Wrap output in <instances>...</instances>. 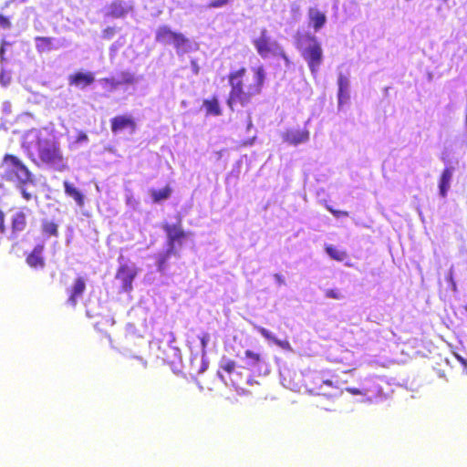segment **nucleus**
Returning <instances> with one entry per match:
<instances>
[{
  "label": "nucleus",
  "mask_w": 467,
  "mask_h": 467,
  "mask_svg": "<svg viewBox=\"0 0 467 467\" xmlns=\"http://www.w3.org/2000/svg\"><path fill=\"white\" fill-rule=\"evenodd\" d=\"M118 78L120 86L123 84L133 85L138 83L142 78V76H136L130 71H122L118 75Z\"/></svg>",
  "instance_id": "23"
},
{
  "label": "nucleus",
  "mask_w": 467,
  "mask_h": 467,
  "mask_svg": "<svg viewBox=\"0 0 467 467\" xmlns=\"http://www.w3.org/2000/svg\"><path fill=\"white\" fill-rule=\"evenodd\" d=\"M327 254L337 261H343L347 257V254L343 251H339L333 246H327L326 248Z\"/></svg>",
  "instance_id": "28"
},
{
  "label": "nucleus",
  "mask_w": 467,
  "mask_h": 467,
  "mask_svg": "<svg viewBox=\"0 0 467 467\" xmlns=\"http://www.w3.org/2000/svg\"><path fill=\"white\" fill-rule=\"evenodd\" d=\"M129 128L131 130V133L135 130V122L130 116H117L111 119V130L114 133H118Z\"/></svg>",
  "instance_id": "12"
},
{
  "label": "nucleus",
  "mask_w": 467,
  "mask_h": 467,
  "mask_svg": "<svg viewBox=\"0 0 467 467\" xmlns=\"http://www.w3.org/2000/svg\"><path fill=\"white\" fill-rule=\"evenodd\" d=\"M139 360L142 363L143 368H146L147 362L144 361L141 358H140Z\"/></svg>",
  "instance_id": "44"
},
{
  "label": "nucleus",
  "mask_w": 467,
  "mask_h": 467,
  "mask_svg": "<svg viewBox=\"0 0 467 467\" xmlns=\"http://www.w3.org/2000/svg\"><path fill=\"white\" fill-rule=\"evenodd\" d=\"M0 177L14 182L26 201L36 200L33 175L16 157H5L0 165Z\"/></svg>",
  "instance_id": "3"
},
{
  "label": "nucleus",
  "mask_w": 467,
  "mask_h": 467,
  "mask_svg": "<svg viewBox=\"0 0 467 467\" xmlns=\"http://www.w3.org/2000/svg\"><path fill=\"white\" fill-rule=\"evenodd\" d=\"M52 42L51 37L36 36L35 38L36 48L39 53L50 51L53 48Z\"/></svg>",
  "instance_id": "22"
},
{
  "label": "nucleus",
  "mask_w": 467,
  "mask_h": 467,
  "mask_svg": "<svg viewBox=\"0 0 467 467\" xmlns=\"http://www.w3.org/2000/svg\"><path fill=\"white\" fill-rule=\"evenodd\" d=\"M0 27H2V28H9L10 27V21L3 16H0Z\"/></svg>",
  "instance_id": "35"
},
{
  "label": "nucleus",
  "mask_w": 467,
  "mask_h": 467,
  "mask_svg": "<svg viewBox=\"0 0 467 467\" xmlns=\"http://www.w3.org/2000/svg\"><path fill=\"white\" fill-rule=\"evenodd\" d=\"M229 0H213L212 1L208 7L209 8H220L228 4Z\"/></svg>",
  "instance_id": "32"
},
{
  "label": "nucleus",
  "mask_w": 467,
  "mask_h": 467,
  "mask_svg": "<svg viewBox=\"0 0 467 467\" xmlns=\"http://www.w3.org/2000/svg\"><path fill=\"white\" fill-rule=\"evenodd\" d=\"M192 67H193L195 73H197L198 72L197 66H196L195 62H193V61H192Z\"/></svg>",
  "instance_id": "46"
},
{
  "label": "nucleus",
  "mask_w": 467,
  "mask_h": 467,
  "mask_svg": "<svg viewBox=\"0 0 467 467\" xmlns=\"http://www.w3.org/2000/svg\"><path fill=\"white\" fill-rule=\"evenodd\" d=\"M453 175V169L452 168H446L441 176L440 182H439V191L440 195L441 197H445L447 195V192L451 187V182Z\"/></svg>",
  "instance_id": "17"
},
{
  "label": "nucleus",
  "mask_w": 467,
  "mask_h": 467,
  "mask_svg": "<svg viewBox=\"0 0 467 467\" xmlns=\"http://www.w3.org/2000/svg\"><path fill=\"white\" fill-rule=\"evenodd\" d=\"M248 119H249V121H248L247 128L249 129L252 126V120H251V117L250 116L248 117Z\"/></svg>",
  "instance_id": "48"
},
{
  "label": "nucleus",
  "mask_w": 467,
  "mask_h": 467,
  "mask_svg": "<svg viewBox=\"0 0 467 467\" xmlns=\"http://www.w3.org/2000/svg\"><path fill=\"white\" fill-rule=\"evenodd\" d=\"M4 52H5V49H4V47L2 46V47H0V57H1V59H3Z\"/></svg>",
  "instance_id": "43"
},
{
  "label": "nucleus",
  "mask_w": 467,
  "mask_h": 467,
  "mask_svg": "<svg viewBox=\"0 0 467 467\" xmlns=\"http://www.w3.org/2000/svg\"><path fill=\"white\" fill-rule=\"evenodd\" d=\"M204 105L207 109L208 113L213 114L214 116H218L221 114L220 107H219L217 100H213V101L205 100Z\"/></svg>",
  "instance_id": "29"
},
{
  "label": "nucleus",
  "mask_w": 467,
  "mask_h": 467,
  "mask_svg": "<svg viewBox=\"0 0 467 467\" xmlns=\"http://www.w3.org/2000/svg\"><path fill=\"white\" fill-rule=\"evenodd\" d=\"M26 224V221L25 213L22 212L16 213L13 217V230L15 232H21L25 229Z\"/></svg>",
  "instance_id": "26"
},
{
  "label": "nucleus",
  "mask_w": 467,
  "mask_h": 467,
  "mask_svg": "<svg viewBox=\"0 0 467 467\" xmlns=\"http://www.w3.org/2000/svg\"><path fill=\"white\" fill-rule=\"evenodd\" d=\"M323 384L324 385H327V386H331L332 385V382L330 380H324L323 381Z\"/></svg>",
  "instance_id": "45"
},
{
  "label": "nucleus",
  "mask_w": 467,
  "mask_h": 467,
  "mask_svg": "<svg viewBox=\"0 0 467 467\" xmlns=\"http://www.w3.org/2000/svg\"><path fill=\"white\" fill-rule=\"evenodd\" d=\"M150 192L152 201L154 202H160L170 198L171 194V189L169 186H167L161 190L151 189Z\"/></svg>",
  "instance_id": "24"
},
{
  "label": "nucleus",
  "mask_w": 467,
  "mask_h": 467,
  "mask_svg": "<svg viewBox=\"0 0 467 467\" xmlns=\"http://www.w3.org/2000/svg\"><path fill=\"white\" fill-rule=\"evenodd\" d=\"M5 229L4 226V213L0 211V233H3Z\"/></svg>",
  "instance_id": "41"
},
{
  "label": "nucleus",
  "mask_w": 467,
  "mask_h": 467,
  "mask_svg": "<svg viewBox=\"0 0 467 467\" xmlns=\"http://www.w3.org/2000/svg\"><path fill=\"white\" fill-rule=\"evenodd\" d=\"M130 6L124 1L116 0L109 6V15L119 18L124 16L130 11Z\"/></svg>",
  "instance_id": "19"
},
{
  "label": "nucleus",
  "mask_w": 467,
  "mask_h": 467,
  "mask_svg": "<svg viewBox=\"0 0 467 467\" xmlns=\"http://www.w3.org/2000/svg\"><path fill=\"white\" fill-rule=\"evenodd\" d=\"M338 85V105H342L349 99V79L347 76L340 73L337 78Z\"/></svg>",
  "instance_id": "16"
},
{
  "label": "nucleus",
  "mask_w": 467,
  "mask_h": 467,
  "mask_svg": "<svg viewBox=\"0 0 467 467\" xmlns=\"http://www.w3.org/2000/svg\"><path fill=\"white\" fill-rule=\"evenodd\" d=\"M163 230L167 234V248L169 254H178V247L181 248L183 240L186 238V233L182 228V219L178 216V221L175 224L165 223Z\"/></svg>",
  "instance_id": "7"
},
{
  "label": "nucleus",
  "mask_w": 467,
  "mask_h": 467,
  "mask_svg": "<svg viewBox=\"0 0 467 467\" xmlns=\"http://www.w3.org/2000/svg\"><path fill=\"white\" fill-rule=\"evenodd\" d=\"M307 16L309 24L316 32L319 31L327 23L325 13L321 12L317 7L312 6L308 8Z\"/></svg>",
  "instance_id": "11"
},
{
  "label": "nucleus",
  "mask_w": 467,
  "mask_h": 467,
  "mask_svg": "<svg viewBox=\"0 0 467 467\" xmlns=\"http://www.w3.org/2000/svg\"><path fill=\"white\" fill-rule=\"evenodd\" d=\"M94 76L91 72H78L74 75H70L68 78L69 85H74L80 88H85L94 81Z\"/></svg>",
  "instance_id": "14"
},
{
  "label": "nucleus",
  "mask_w": 467,
  "mask_h": 467,
  "mask_svg": "<svg viewBox=\"0 0 467 467\" xmlns=\"http://www.w3.org/2000/svg\"><path fill=\"white\" fill-rule=\"evenodd\" d=\"M42 232L43 234L49 236H57L58 235V226L52 221L44 220L42 222Z\"/></svg>",
  "instance_id": "25"
},
{
  "label": "nucleus",
  "mask_w": 467,
  "mask_h": 467,
  "mask_svg": "<svg viewBox=\"0 0 467 467\" xmlns=\"http://www.w3.org/2000/svg\"><path fill=\"white\" fill-rule=\"evenodd\" d=\"M346 390L353 395H362L366 396V400H362L361 401H371V396L370 393L373 395H377L380 392V388L378 385H368L366 383L363 384L361 389L358 388H347Z\"/></svg>",
  "instance_id": "15"
},
{
  "label": "nucleus",
  "mask_w": 467,
  "mask_h": 467,
  "mask_svg": "<svg viewBox=\"0 0 467 467\" xmlns=\"http://www.w3.org/2000/svg\"><path fill=\"white\" fill-rule=\"evenodd\" d=\"M9 80H10L9 77H5V74H3V73L0 75V83L3 86H6L9 83Z\"/></svg>",
  "instance_id": "39"
},
{
  "label": "nucleus",
  "mask_w": 467,
  "mask_h": 467,
  "mask_svg": "<svg viewBox=\"0 0 467 467\" xmlns=\"http://www.w3.org/2000/svg\"><path fill=\"white\" fill-rule=\"evenodd\" d=\"M302 56L307 62L311 73L316 74L323 60V51L320 43L315 36H308Z\"/></svg>",
  "instance_id": "6"
},
{
  "label": "nucleus",
  "mask_w": 467,
  "mask_h": 467,
  "mask_svg": "<svg viewBox=\"0 0 467 467\" xmlns=\"http://www.w3.org/2000/svg\"><path fill=\"white\" fill-rule=\"evenodd\" d=\"M447 281H448L450 284H451V283H452V282H454V281H453V277H452V270H451V269L450 270V273H449V275H448Z\"/></svg>",
  "instance_id": "42"
},
{
  "label": "nucleus",
  "mask_w": 467,
  "mask_h": 467,
  "mask_svg": "<svg viewBox=\"0 0 467 467\" xmlns=\"http://www.w3.org/2000/svg\"><path fill=\"white\" fill-rule=\"evenodd\" d=\"M43 246H36L26 257V263L32 267L43 266L44 261L41 256Z\"/></svg>",
  "instance_id": "21"
},
{
  "label": "nucleus",
  "mask_w": 467,
  "mask_h": 467,
  "mask_svg": "<svg viewBox=\"0 0 467 467\" xmlns=\"http://www.w3.org/2000/svg\"><path fill=\"white\" fill-rule=\"evenodd\" d=\"M199 338L201 340L202 348L204 349L210 341V335L208 333H203L199 336Z\"/></svg>",
  "instance_id": "34"
},
{
  "label": "nucleus",
  "mask_w": 467,
  "mask_h": 467,
  "mask_svg": "<svg viewBox=\"0 0 467 467\" xmlns=\"http://www.w3.org/2000/svg\"><path fill=\"white\" fill-rule=\"evenodd\" d=\"M174 254H169V248L163 253L160 254L157 261V268L160 273H164L166 270V263L169 258Z\"/></svg>",
  "instance_id": "27"
},
{
  "label": "nucleus",
  "mask_w": 467,
  "mask_h": 467,
  "mask_svg": "<svg viewBox=\"0 0 467 467\" xmlns=\"http://www.w3.org/2000/svg\"><path fill=\"white\" fill-rule=\"evenodd\" d=\"M450 285H451V288H452L453 290H456V284H455V282H452V283H451Z\"/></svg>",
  "instance_id": "47"
},
{
  "label": "nucleus",
  "mask_w": 467,
  "mask_h": 467,
  "mask_svg": "<svg viewBox=\"0 0 467 467\" xmlns=\"http://www.w3.org/2000/svg\"><path fill=\"white\" fill-rule=\"evenodd\" d=\"M274 278L275 280V282L278 284V285H284L285 284V277L279 274H275L274 275Z\"/></svg>",
  "instance_id": "38"
},
{
  "label": "nucleus",
  "mask_w": 467,
  "mask_h": 467,
  "mask_svg": "<svg viewBox=\"0 0 467 467\" xmlns=\"http://www.w3.org/2000/svg\"><path fill=\"white\" fill-rule=\"evenodd\" d=\"M137 275V270L134 265H122L119 266L116 280L119 283V287L123 292L132 290V282Z\"/></svg>",
  "instance_id": "8"
},
{
  "label": "nucleus",
  "mask_w": 467,
  "mask_h": 467,
  "mask_svg": "<svg viewBox=\"0 0 467 467\" xmlns=\"http://www.w3.org/2000/svg\"><path fill=\"white\" fill-rule=\"evenodd\" d=\"M23 146L30 158L37 164L39 161L56 171H62L66 168V161L57 143L44 138L40 130L33 129L24 136Z\"/></svg>",
  "instance_id": "2"
},
{
  "label": "nucleus",
  "mask_w": 467,
  "mask_h": 467,
  "mask_svg": "<svg viewBox=\"0 0 467 467\" xmlns=\"http://www.w3.org/2000/svg\"><path fill=\"white\" fill-rule=\"evenodd\" d=\"M88 140V139L87 134L81 132V133H79L76 142L82 143V142H87Z\"/></svg>",
  "instance_id": "37"
},
{
  "label": "nucleus",
  "mask_w": 467,
  "mask_h": 467,
  "mask_svg": "<svg viewBox=\"0 0 467 467\" xmlns=\"http://www.w3.org/2000/svg\"><path fill=\"white\" fill-rule=\"evenodd\" d=\"M64 189L67 195L73 198L79 207L84 205V195L72 183L64 182Z\"/></svg>",
  "instance_id": "20"
},
{
  "label": "nucleus",
  "mask_w": 467,
  "mask_h": 467,
  "mask_svg": "<svg viewBox=\"0 0 467 467\" xmlns=\"http://www.w3.org/2000/svg\"><path fill=\"white\" fill-rule=\"evenodd\" d=\"M282 139L290 145L297 146L308 141L309 131L307 130L291 129L283 133Z\"/></svg>",
  "instance_id": "9"
},
{
  "label": "nucleus",
  "mask_w": 467,
  "mask_h": 467,
  "mask_svg": "<svg viewBox=\"0 0 467 467\" xmlns=\"http://www.w3.org/2000/svg\"><path fill=\"white\" fill-rule=\"evenodd\" d=\"M102 81L109 84L113 89H116L120 86V82L119 81L118 77L110 78H103Z\"/></svg>",
  "instance_id": "33"
},
{
  "label": "nucleus",
  "mask_w": 467,
  "mask_h": 467,
  "mask_svg": "<svg viewBox=\"0 0 467 467\" xmlns=\"http://www.w3.org/2000/svg\"><path fill=\"white\" fill-rule=\"evenodd\" d=\"M4 192V186L0 183V195Z\"/></svg>",
  "instance_id": "49"
},
{
  "label": "nucleus",
  "mask_w": 467,
  "mask_h": 467,
  "mask_svg": "<svg viewBox=\"0 0 467 467\" xmlns=\"http://www.w3.org/2000/svg\"><path fill=\"white\" fill-rule=\"evenodd\" d=\"M245 69L241 68L233 72L229 76V83L231 86L230 97L228 99V106L234 109V106L237 103L243 107L246 106L253 97L258 95L262 91L263 85L265 80V71L262 66L251 68V76L245 78Z\"/></svg>",
  "instance_id": "1"
},
{
  "label": "nucleus",
  "mask_w": 467,
  "mask_h": 467,
  "mask_svg": "<svg viewBox=\"0 0 467 467\" xmlns=\"http://www.w3.org/2000/svg\"><path fill=\"white\" fill-rule=\"evenodd\" d=\"M253 44L258 55L264 59L283 54V47L265 28L261 30L260 35L253 40Z\"/></svg>",
  "instance_id": "5"
},
{
  "label": "nucleus",
  "mask_w": 467,
  "mask_h": 467,
  "mask_svg": "<svg viewBox=\"0 0 467 467\" xmlns=\"http://www.w3.org/2000/svg\"><path fill=\"white\" fill-rule=\"evenodd\" d=\"M221 368L223 370L231 373L235 368V363H234V361H232V360H225V361L222 362Z\"/></svg>",
  "instance_id": "31"
},
{
  "label": "nucleus",
  "mask_w": 467,
  "mask_h": 467,
  "mask_svg": "<svg viewBox=\"0 0 467 467\" xmlns=\"http://www.w3.org/2000/svg\"><path fill=\"white\" fill-rule=\"evenodd\" d=\"M155 40L163 45H172L179 56L191 52L192 43L182 34L173 32L168 26H159L155 33Z\"/></svg>",
  "instance_id": "4"
},
{
  "label": "nucleus",
  "mask_w": 467,
  "mask_h": 467,
  "mask_svg": "<svg viewBox=\"0 0 467 467\" xmlns=\"http://www.w3.org/2000/svg\"><path fill=\"white\" fill-rule=\"evenodd\" d=\"M278 57H281L285 64V67H289L290 66V60L288 58V57L285 55V51L283 50V54H278Z\"/></svg>",
  "instance_id": "40"
},
{
  "label": "nucleus",
  "mask_w": 467,
  "mask_h": 467,
  "mask_svg": "<svg viewBox=\"0 0 467 467\" xmlns=\"http://www.w3.org/2000/svg\"><path fill=\"white\" fill-rule=\"evenodd\" d=\"M327 210L332 213L334 214L335 216L338 217V216H347L348 215V213L347 212H343V211H337V210H334L332 209L331 207L327 206Z\"/></svg>",
  "instance_id": "36"
},
{
  "label": "nucleus",
  "mask_w": 467,
  "mask_h": 467,
  "mask_svg": "<svg viewBox=\"0 0 467 467\" xmlns=\"http://www.w3.org/2000/svg\"><path fill=\"white\" fill-rule=\"evenodd\" d=\"M86 289V281L83 277H78L72 286L67 289V293L69 294L68 299L67 303L75 306L77 305L78 299L80 298Z\"/></svg>",
  "instance_id": "10"
},
{
  "label": "nucleus",
  "mask_w": 467,
  "mask_h": 467,
  "mask_svg": "<svg viewBox=\"0 0 467 467\" xmlns=\"http://www.w3.org/2000/svg\"><path fill=\"white\" fill-rule=\"evenodd\" d=\"M254 328L259 332L266 340L274 342L275 345L280 347L281 348L287 350V351H293V348L290 345V343L287 340H280L278 339L271 331L268 329L257 326L255 324H253Z\"/></svg>",
  "instance_id": "13"
},
{
  "label": "nucleus",
  "mask_w": 467,
  "mask_h": 467,
  "mask_svg": "<svg viewBox=\"0 0 467 467\" xmlns=\"http://www.w3.org/2000/svg\"><path fill=\"white\" fill-rule=\"evenodd\" d=\"M326 296L337 300H340L344 297L338 289H327L326 291Z\"/></svg>",
  "instance_id": "30"
},
{
  "label": "nucleus",
  "mask_w": 467,
  "mask_h": 467,
  "mask_svg": "<svg viewBox=\"0 0 467 467\" xmlns=\"http://www.w3.org/2000/svg\"><path fill=\"white\" fill-rule=\"evenodd\" d=\"M242 359L244 361L245 366L253 370L258 368L261 363L264 362L263 358L259 353H255L249 349L244 351V357Z\"/></svg>",
  "instance_id": "18"
}]
</instances>
